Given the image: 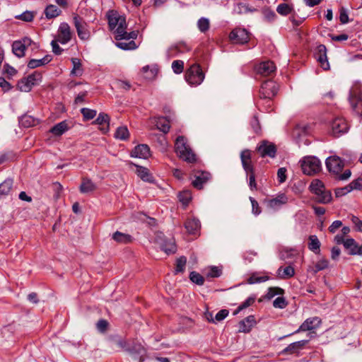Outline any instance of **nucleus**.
I'll list each match as a JSON object with an SVG mask.
<instances>
[{"label": "nucleus", "instance_id": "nucleus-1", "mask_svg": "<svg viewBox=\"0 0 362 362\" xmlns=\"http://www.w3.org/2000/svg\"><path fill=\"white\" fill-rule=\"evenodd\" d=\"M175 149L176 153L182 160L189 163H193L196 161V155L187 144V140L184 136H180L177 138Z\"/></svg>", "mask_w": 362, "mask_h": 362}, {"label": "nucleus", "instance_id": "nucleus-2", "mask_svg": "<svg viewBox=\"0 0 362 362\" xmlns=\"http://www.w3.org/2000/svg\"><path fill=\"white\" fill-rule=\"evenodd\" d=\"M185 79L191 86H198L204 79V74L197 64H192L185 74Z\"/></svg>", "mask_w": 362, "mask_h": 362}, {"label": "nucleus", "instance_id": "nucleus-3", "mask_svg": "<svg viewBox=\"0 0 362 362\" xmlns=\"http://www.w3.org/2000/svg\"><path fill=\"white\" fill-rule=\"evenodd\" d=\"M301 168L304 174L313 175L321 170V162L315 156L305 157L301 162Z\"/></svg>", "mask_w": 362, "mask_h": 362}, {"label": "nucleus", "instance_id": "nucleus-4", "mask_svg": "<svg viewBox=\"0 0 362 362\" xmlns=\"http://www.w3.org/2000/svg\"><path fill=\"white\" fill-rule=\"evenodd\" d=\"M110 346L112 349L119 348L128 351L131 353L136 352L137 354H142L145 353V349L141 345H136L132 349H127V341L119 336H111L109 339Z\"/></svg>", "mask_w": 362, "mask_h": 362}, {"label": "nucleus", "instance_id": "nucleus-5", "mask_svg": "<svg viewBox=\"0 0 362 362\" xmlns=\"http://www.w3.org/2000/svg\"><path fill=\"white\" fill-rule=\"evenodd\" d=\"M279 85L272 81H265L262 83L259 90V97L261 99H268L269 101L277 94Z\"/></svg>", "mask_w": 362, "mask_h": 362}, {"label": "nucleus", "instance_id": "nucleus-6", "mask_svg": "<svg viewBox=\"0 0 362 362\" xmlns=\"http://www.w3.org/2000/svg\"><path fill=\"white\" fill-rule=\"evenodd\" d=\"M42 75L37 71L30 74L28 77L21 79L17 84L18 88L23 92H29L33 86L37 83L38 81H41Z\"/></svg>", "mask_w": 362, "mask_h": 362}, {"label": "nucleus", "instance_id": "nucleus-7", "mask_svg": "<svg viewBox=\"0 0 362 362\" xmlns=\"http://www.w3.org/2000/svg\"><path fill=\"white\" fill-rule=\"evenodd\" d=\"M349 100L353 110L362 117V94L358 89H351L349 92Z\"/></svg>", "mask_w": 362, "mask_h": 362}, {"label": "nucleus", "instance_id": "nucleus-8", "mask_svg": "<svg viewBox=\"0 0 362 362\" xmlns=\"http://www.w3.org/2000/svg\"><path fill=\"white\" fill-rule=\"evenodd\" d=\"M349 124L343 117H336L331 123V133L339 137L349 130Z\"/></svg>", "mask_w": 362, "mask_h": 362}, {"label": "nucleus", "instance_id": "nucleus-9", "mask_svg": "<svg viewBox=\"0 0 362 362\" xmlns=\"http://www.w3.org/2000/svg\"><path fill=\"white\" fill-rule=\"evenodd\" d=\"M74 23L78 37L83 40H88L90 37V33L87 28L88 25L83 18L76 15L74 17Z\"/></svg>", "mask_w": 362, "mask_h": 362}, {"label": "nucleus", "instance_id": "nucleus-10", "mask_svg": "<svg viewBox=\"0 0 362 362\" xmlns=\"http://www.w3.org/2000/svg\"><path fill=\"white\" fill-rule=\"evenodd\" d=\"M325 163L327 170L336 175H339L344 167V161L337 156L328 157Z\"/></svg>", "mask_w": 362, "mask_h": 362}, {"label": "nucleus", "instance_id": "nucleus-11", "mask_svg": "<svg viewBox=\"0 0 362 362\" xmlns=\"http://www.w3.org/2000/svg\"><path fill=\"white\" fill-rule=\"evenodd\" d=\"M321 325V320L318 317L308 318L305 320L299 328L291 334H288L286 337L291 336L300 332L311 331L317 329Z\"/></svg>", "mask_w": 362, "mask_h": 362}, {"label": "nucleus", "instance_id": "nucleus-12", "mask_svg": "<svg viewBox=\"0 0 362 362\" xmlns=\"http://www.w3.org/2000/svg\"><path fill=\"white\" fill-rule=\"evenodd\" d=\"M230 39L237 44H245L249 41V33L245 28H237L230 33Z\"/></svg>", "mask_w": 362, "mask_h": 362}, {"label": "nucleus", "instance_id": "nucleus-13", "mask_svg": "<svg viewBox=\"0 0 362 362\" xmlns=\"http://www.w3.org/2000/svg\"><path fill=\"white\" fill-rule=\"evenodd\" d=\"M327 48L325 45L320 44L316 47L315 51V57L320 64L323 69L327 70L329 69V64L328 62L327 56Z\"/></svg>", "mask_w": 362, "mask_h": 362}, {"label": "nucleus", "instance_id": "nucleus-14", "mask_svg": "<svg viewBox=\"0 0 362 362\" xmlns=\"http://www.w3.org/2000/svg\"><path fill=\"white\" fill-rule=\"evenodd\" d=\"M257 151L262 157L269 156L270 158H274L276 153V148L274 144L269 143L267 141H263L257 147Z\"/></svg>", "mask_w": 362, "mask_h": 362}, {"label": "nucleus", "instance_id": "nucleus-15", "mask_svg": "<svg viewBox=\"0 0 362 362\" xmlns=\"http://www.w3.org/2000/svg\"><path fill=\"white\" fill-rule=\"evenodd\" d=\"M257 73L264 76H270L276 71V66L272 61L261 62L256 66Z\"/></svg>", "mask_w": 362, "mask_h": 362}, {"label": "nucleus", "instance_id": "nucleus-16", "mask_svg": "<svg viewBox=\"0 0 362 362\" xmlns=\"http://www.w3.org/2000/svg\"><path fill=\"white\" fill-rule=\"evenodd\" d=\"M71 33L69 25L66 23H61L57 36V41L62 44H66L71 40Z\"/></svg>", "mask_w": 362, "mask_h": 362}, {"label": "nucleus", "instance_id": "nucleus-17", "mask_svg": "<svg viewBox=\"0 0 362 362\" xmlns=\"http://www.w3.org/2000/svg\"><path fill=\"white\" fill-rule=\"evenodd\" d=\"M243 168L247 175L255 173L254 167L251 161V153L250 150H244L240 154Z\"/></svg>", "mask_w": 362, "mask_h": 362}, {"label": "nucleus", "instance_id": "nucleus-18", "mask_svg": "<svg viewBox=\"0 0 362 362\" xmlns=\"http://www.w3.org/2000/svg\"><path fill=\"white\" fill-rule=\"evenodd\" d=\"M194 180L192 181V185L198 189H201L203 185L206 183L211 178V174L205 171H198L194 175Z\"/></svg>", "mask_w": 362, "mask_h": 362}, {"label": "nucleus", "instance_id": "nucleus-19", "mask_svg": "<svg viewBox=\"0 0 362 362\" xmlns=\"http://www.w3.org/2000/svg\"><path fill=\"white\" fill-rule=\"evenodd\" d=\"M344 248L349 250L348 254L350 255H362V245H358V243L352 238L346 239Z\"/></svg>", "mask_w": 362, "mask_h": 362}, {"label": "nucleus", "instance_id": "nucleus-20", "mask_svg": "<svg viewBox=\"0 0 362 362\" xmlns=\"http://www.w3.org/2000/svg\"><path fill=\"white\" fill-rule=\"evenodd\" d=\"M288 202V197L287 196L282 193L278 194L275 198L269 199L267 202V207L274 209L277 210L279 208H281L283 205L286 204Z\"/></svg>", "mask_w": 362, "mask_h": 362}, {"label": "nucleus", "instance_id": "nucleus-21", "mask_svg": "<svg viewBox=\"0 0 362 362\" xmlns=\"http://www.w3.org/2000/svg\"><path fill=\"white\" fill-rule=\"evenodd\" d=\"M308 341V340H300L291 343L282 351V353L287 354H298Z\"/></svg>", "mask_w": 362, "mask_h": 362}, {"label": "nucleus", "instance_id": "nucleus-22", "mask_svg": "<svg viewBox=\"0 0 362 362\" xmlns=\"http://www.w3.org/2000/svg\"><path fill=\"white\" fill-rule=\"evenodd\" d=\"M130 156L134 158H148L150 156V148L146 144H139L134 147Z\"/></svg>", "mask_w": 362, "mask_h": 362}, {"label": "nucleus", "instance_id": "nucleus-23", "mask_svg": "<svg viewBox=\"0 0 362 362\" xmlns=\"http://www.w3.org/2000/svg\"><path fill=\"white\" fill-rule=\"evenodd\" d=\"M185 227L189 234L197 235L201 228V223L196 218H188L185 223Z\"/></svg>", "mask_w": 362, "mask_h": 362}, {"label": "nucleus", "instance_id": "nucleus-24", "mask_svg": "<svg viewBox=\"0 0 362 362\" xmlns=\"http://www.w3.org/2000/svg\"><path fill=\"white\" fill-rule=\"evenodd\" d=\"M256 324L254 315H249L239 322V332L247 333L250 332L252 327Z\"/></svg>", "mask_w": 362, "mask_h": 362}, {"label": "nucleus", "instance_id": "nucleus-25", "mask_svg": "<svg viewBox=\"0 0 362 362\" xmlns=\"http://www.w3.org/2000/svg\"><path fill=\"white\" fill-rule=\"evenodd\" d=\"M158 129L166 134L169 132L170 125L169 120L165 117H156L153 118Z\"/></svg>", "mask_w": 362, "mask_h": 362}, {"label": "nucleus", "instance_id": "nucleus-26", "mask_svg": "<svg viewBox=\"0 0 362 362\" xmlns=\"http://www.w3.org/2000/svg\"><path fill=\"white\" fill-rule=\"evenodd\" d=\"M315 201L320 204H327L330 203L332 200L331 191L326 188L322 190L321 192H319V194H315Z\"/></svg>", "mask_w": 362, "mask_h": 362}, {"label": "nucleus", "instance_id": "nucleus-27", "mask_svg": "<svg viewBox=\"0 0 362 362\" xmlns=\"http://www.w3.org/2000/svg\"><path fill=\"white\" fill-rule=\"evenodd\" d=\"M97 187L92 180L87 177L82 178L81 184L79 187V190L81 193L86 194L95 191Z\"/></svg>", "mask_w": 362, "mask_h": 362}, {"label": "nucleus", "instance_id": "nucleus-28", "mask_svg": "<svg viewBox=\"0 0 362 362\" xmlns=\"http://www.w3.org/2000/svg\"><path fill=\"white\" fill-rule=\"evenodd\" d=\"M106 16L108 20V25L110 30L116 28L122 16H119L118 13L114 10L108 11Z\"/></svg>", "mask_w": 362, "mask_h": 362}, {"label": "nucleus", "instance_id": "nucleus-29", "mask_svg": "<svg viewBox=\"0 0 362 362\" xmlns=\"http://www.w3.org/2000/svg\"><path fill=\"white\" fill-rule=\"evenodd\" d=\"M52 57L51 55H46L40 59H32L28 63L29 69H35L39 66H44L51 62Z\"/></svg>", "mask_w": 362, "mask_h": 362}, {"label": "nucleus", "instance_id": "nucleus-30", "mask_svg": "<svg viewBox=\"0 0 362 362\" xmlns=\"http://www.w3.org/2000/svg\"><path fill=\"white\" fill-rule=\"evenodd\" d=\"M69 129L68 123L66 120L57 123L53 126L49 132L54 136H61Z\"/></svg>", "mask_w": 362, "mask_h": 362}, {"label": "nucleus", "instance_id": "nucleus-31", "mask_svg": "<svg viewBox=\"0 0 362 362\" xmlns=\"http://www.w3.org/2000/svg\"><path fill=\"white\" fill-rule=\"evenodd\" d=\"M278 276L281 279H288L293 277L295 275V269L294 268L289 265L283 268V267H280L277 270Z\"/></svg>", "mask_w": 362, "mask_h": 362}, {"label": "nucleus", "instance_id": "nucleus-32", "mask_svg": "<svg viewBox=\"0 0 362 362\" xmlns=\"http://www.w3.org/2000/svg\"><path fill=\"white\" fill-rule=\"evenodd\" d=\"M329 266V262L327 259H320L314 266H309L308 272L316 274L318 272L327 269Z\"/></svg>", "mask_w": 362, "mask_h": 362}, {"label": "nucleus", "instance_id": "nucleus-33", "mask_svg": "<svg viewBox=\"0 0 362 362\" xmlns=\"http://www.w3.org/2000/svg\"><path fill=\"white\" fill-rule=\"evenodd\" d=\"M136 174L143 181L148 182H153V177L148 168L139 165H136Z\"/></svg>", "mask_w": 362, "mask_h": 362}, {"label": "nucleus", "instance_id": "nucleus-34", "mask_svg": "<svg viewBox=\"0 0 362 362\" xmlns=\"http://www.w3.org/2000/svg\"><path fill=\"white\" fill-rule=\"evenodd\" d=\"M117 28L115 30L116 36L115 39L117 40H122V37L127 35V25H126V20L125 18L121 17L119 19V22L117 24Z\"/></svg>", "mask_w": 362, "mask_h": 362}, {"label": "nucleus", "instance_id": "nucleus-35", "mask_svg": "<svg viewBox=\"0 0 362 362\" xmlns=\"http://www.w3.org/2000/svg\"><path fill=\"white\" fill-rule=\"evenodd\" d=\"M112 239L118 243L122 244H127L132 241V237L127 233H123L119 231H116L112 234Z\"/></svg>", "mask_w": 362, "mask_h": 362}, {"label": "nucleus", "instance_id": "nucleus-36", "mask_svg": "<svg viewBox=\"0 0 362 362\" xmlns=\"http://www.w3.org/2000/svg\"><path fill=\"white\" fill-rule=\"evenodd\" d=\"M308 240V249L315 254H319L320 252L321 243L319 239L317 238V235H310Z\"/></svg>", "mask_w": 362, "mask_h": 362}, {"label": "nucleus", "instance_id": "nucleus-37", "mask_svg": "<svg viewBox=\"0 0 362 362\" xmlns=\"http://www.w3.org/2000/svg\"><path fill=\"white\" fill-rule=\"evenodd\" d=\"M62 13V11L59 9L55 5H48L44 11L45 17L47 19H52L59 16Z\"/></svg>", "mask_w": 362, "mask_h": 362}, {"label": "nucleus", "instance_id": "nucleus-38", "mask_svg": "<svg viewBox=\"0 0 362 362\" xmlns=\"http://www.w3.org/2000/svg\"><path fill=\"white\" fill-rule=\"evenodd\" d=\"M298 251L294 248L284 247L279 253V258L282 260L292 259L298 255Z\"/></svg>", "mask_w": 362, "mask_h": 362}, {"label": "nucleus", "instance_id": "nucleus-39", "mask_svg": "<svg viewBox=\"0 0 362 362\" xmlns=\"http://www.w3.org/2000/svg\"><path fill=\"white\" fill-rule=\"evenodd\" d=\"M94 122L99 125L105 124V128H102L101 129L103 130L104 132H106L109 129L110 117L107 114L100 112Z\"/></svg>", "mask_w": 362, "mask_h": 362}, {"label": "nucleus", "instance_id": "nucleus-40", "mask_svg": "<svg viewBox=\"0 0 362 362\" xmlns=\"http://www.w3.org/2000/svg\"><path fill=\"white\" fill-rule=\"evenodd\" d=\"M25 48L22 45L21 42L16 40L12 44V52L18 58L25 56Z\"/></svg>", "mask_w": 362, "mask_h": 362}, {"label": "nucleus", "instance_id": "nucleus-41", "mask_svg": "<svg viewBox=\"0 0 362 362\" xmlns=\"http://www.w3.org/2000/svg\"><path fill=\"white\" fill-rule=\"evenodd\" d=\"M325 188L326 187L324 183L318 179L313 180L309 186L310 192L314 194H319V192H321V191L324 190Z\"/></svg>", "mask_w": 362, "mask_h": 362}, {"label": "nucleus", "instance_id": "nucleus-42", "mask_svg": "<svg viewBox=\"0 0 362 362\" xmlns=\"http://www.w3.org/2000/svg\"><path fill=\"white\" fill-rule=\"evenodd\" d=\"M13 181L12 179L8 178L0 184V195H7L11 192L13 187Z\"/></svg>", "mask_w": 362, "mask_h": 362}, {"label": "nucleus", "instance_id": "nucleus-43", "mask_svg": "<svg viewBox=\"0 0 362 362\" xmlns=\"http://www.w3.org/2000/svg\"><path fill=\"white\" fill-rule=\"evenodd\" d=\"M293 10V6L286 3L280 4L276 8L277 13L281 16L292 14Z\"/></svg>", "mask_w": 362, "mask_h": 362}, {"label": "nucleus", "instance_id": "nucleus-44", "mask_svg": "<svg viewBox=\"0 0 362 362\" xmlns=\"http://www.w3.org/2000/svg\"><path fill=\"white\" fill-rule=\"evenodd\" d=\"M19 122L23 127L28 128L34 126L36 124V120L33 116L24 115L20 118Z\"/></svg>", "mask_w": 362, "mask_h": 362}, {"label": "nucleus", "instance_id": "nucleus-45", "mask_svg": "<svg viewBox=\"0 0 362 362\" xmlns=\"http://www.w3.org/2000/svg\"><path fill=\"white\" fill-rule=\"evenodd\" d=\"M129 136V130L127 127L124 126L119 127L115 133V137L120 140H126Z\"/></svg>", "mask_w": 362, "mask_h": 362}, {"label": "nucleus", "instance_id": "nucleus-46", "mask_svg": "<svg viewBox=\"0 0 362 362\" xmlns=\"http://www.w3.org/2000/svg\"><path fill=\"white\" fill-rule=\"evenodd\" d=\"M233 11L238 14H243L248 12H253L256 11V9L249 8V6L245 4L238 3L235 6Z\"/></svg>", "mask_w": 362, "mask_h": 362}, {"label": "nucleus", "instance_id": "nucleus-47", "mask_svg": "<svg viewBox=\"0 0 362 362\" xmlns=\"http://www.w3.org/2000/svg\"><path fill=\"white\" fill-rule=\"evenodd\" d=\"M284 293V289L279 287H270L268 288L267 293L264 296L267 300H271L276 295H283Z\"/></svg>", "mask_w": 362, "mask_h": 362}, {"label": "nucleus", "instance_id": "nucleus-48", "mask_svg": "<svg viewBox=\"0 0 362 362\" xmlns=\"http://www.w3.org/2000/svg\"><path fill=\"white\" fill-rule=\"evenodd\" d=\"M71 62L73 64V69L71 71V74L75 76H81L83 70L81 69V63L80 59L77 58H72Z\"/></svg>", "mask_w": 362, "mask_h": 362}, {"label": "nucleus", "instance_id": "nucleus-49", "mask_svg": "<svg viewBox=\"0 0 362 362\" xmlns=\"http://www.w3.org/2000/svg\"><path fill=\"white\" fill-rule=\"evenodd\" d=\"M255 297L250 296V297L247 298L243 303H241L238 306L237 310H235L234 311L233 315H235L239 312H240L241 310H243L248 308L249 306L252 305L255 303Z\"/></svg>", "mask_w": 362, "mask_h": 362}, {"label": "nucleus", "instance_id": "nucleus-50", "mask_svg": "<svg viewBox=\"0 0 362 362\" xmlns=\"http://www.w3.org/2000/svg\"><path fill=\"white\" fill-rule=\"evenodd\" d=\"M35 15V12L26 11L20 15L16 16L15 18L25 22H31L33 21Z\"/></svg>", "mask_w": 362, "mask_h": 362}, {"label": "nucleus", "instance_id": "nucleus-51", "mask_svg": "<svg viewBox=\"0 0 362 362\" xmlns=\"http://www.w3.org/2000/svg\"><path fill=\"white\" fill-rule=\"evenodd\" d=\"M269 279L268 276H259L257 274H252L247 279V282L250 284H254L267 281Z\"/></svg>", "mask_w": 362, "mask_h": 362}, {"label": "nucleus", "instance_id": "nucleus-52", "mask_svg": "<svg viewBox=\"0 0 362 362\" xmlns=\"http://www.w3.org/2000/svg\"><path fill=\"white\" fill-rule=\"evenodd\" d=\"M222 274V269L221 268L216 267V266H212L209 268V270L206 273V276L210 278H218L221 276Z\"/></svg>", "mask_w": 362, "mask_h": 362}, {"label": "nucleus", "instance_id": "nucleus-53", "mask_svg": "<svg viewBox=\"0 0 362 362\" xmlns=\"http://www.w3.org/2000/svg\"><path fill=\"white\" fill-rule=\"evenodd\" d=\"M189 279L193 283L199 286H202L204 283V278L196 272H192L189 274Z\"/></svg>", "mask_w": 362, "mask_h": 362}, {"label": "nucleus", "instance_id": "nucleus-54", "mask_svg": "<svg viewBox=\"0 0 362 362\" xmlns=\"http://www.w3.org/2000/svg\"><path fill=\"white\" fill-rule=\"evenodd\" d=\"M81 112L86 120L93 119L97 114L96 110L83 107L81 110Z\"/></svg>", "mask_w": 362, "mask_h": 362}, {"label": "nucleus", "instance_id": "nucleus-55", "mask_svg": "<svg viewBox=\"0 0 362 362\" xmlns=\"http://www.w3.org/2000/svg\"><path fill=\"white\" fill-rule=\"evenodd\" d=\"M187 258L184 256L180 257L176 261V267L175 273L183 272L185 268Z\"/></svg>", "mask_w": 362, "mask_h": 362}, {"label": "nucleus", "instance_id": "nucleus-56", "mask_svg": "<svg viewBox=\"0 0 362 362\" xmlns=\"http://www.w3.org/2000/svg\"><path fill=\"white\" fill-rule=\"evenodd\" d=\"M116 45L117 47L124 50H132L136 48V42L132 40L129 42H117Z\"/></svg>", "mask_w": 362, "mask_h": 362}, {"label": "nucleus", "instance_id": "nucleus-57", "mask_svg": "<svg viewBox=\"0 0 362 362\" xmlns=\"http://www.w3.org/2000/svg\"><path fill=\"white\" fill-rule=\"evenodd\" d=\"M161 249L167 254L175 253L176 252V245L174 242H165L161 245Z\"/></svg>", "mask_w": 362, "mask_h": 362}, {"label": "nucleus", "instance_id": "nucleus-58", "mask_svg": "<svg viewBox=\"0 0 362 362\" xmlns=\"http://www.w3.org/2000/svg\"><path fill=\"white\" fill-rule=\"evenodd\" d=\"M250 124L256 134L259 135L261 134V126L257 116L255 115L252 117V118L250 120Z\"/></svg>", "mask_w": 362, "mask_h": 362}, {"label": "nucleus", "instance_id": "nucleus-59", "mask_svg": "<svg viewBox=\"0 0 362 362\" xmlns=\"http://www.w3.org/2000/svg\"><path fill=\"white\" fill-rule=\"evenodd\" d=\"M199 30L202 33H205L209 29V21L206 18H201L197 22Z\"/></svg>", "mask_w": 362, "mask_h": 362}, {"label": "nucleus", "instance_id": "nucleus-60", "mask_svg": "<svg viewBox=\"0 0 362 362\" xmlns=\"http://www.w3.org/2000/svg\"><path fill=\"white\" fill-rule=\"evenodd\" d=\"M172 69L175 74H181L184 70V62L182 60L173 61L172 63Z\"/></svg>", "mask_w": 362, "mask_h": 362}, {"label": "nucleus", "instance_id": "nucleus-61", "mask_svg": "<svg viewBox=\"0 0 362 362\" xmlns=\"http://www.w3.org/2000/svg\"><path fill=\"white\" fill-rule=\"evenodd\" d=\"M142 71L146 74V78L151 79L156 75L158 70L156 68L150 69L149 66H145L142 68Z\"/></svg>", "mask_w": 362, "mask_h": 362}, {"label": "nucleus", "instance_id": "nucleus-62", "mask_svg": "<svg viewBox=\"0 0 362 362\" xmlns=\"http://www.w3.org/2000/svg\"><path fill=\"white\" fill-rule=\"evenodd\" d=\"M288 305L286 299L284 297H277L273 302V305L276 308L283 309Z\"/></svg>", "mask_w": 362, "mask_h": 362}, {"label": "nucleus", "instance_id": "nucleus-63", "mask_svg": "<svg viewBox=\"0 0 362 362\" xmlns=\"http://www.w3.org/2000/svg\"><path fill=\"white\" fill-rule=\"evenodd\" d=\"M349 189L351 191L354 189L361 190L362 189V178L358 177L354 180H353L351 183L349 184Z\"/></svg>", "mask_w": 362, "mask_h": 362}, {"label": "nucleus", "instance_id": "nucleus-64", "mask_svg": "<svg viewBox=\"0 0 362 362\" xmlns=\"http://www.w3.org/2000/svg\"><path fill=\"white\" fill-rule=\"evenodd\" d=\"M305 19V18L298 17L295 12H293L289 17V20L291 21L293 26L295 27L300 25L304 21Z\"/></svg>", "mask_w": 362, "mask_h": 362}]
</instances>
